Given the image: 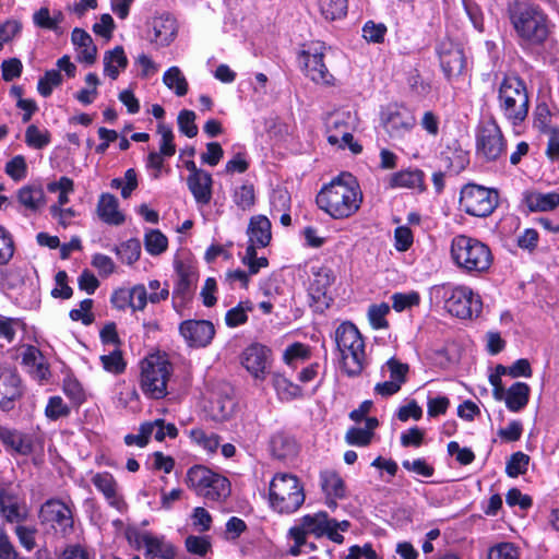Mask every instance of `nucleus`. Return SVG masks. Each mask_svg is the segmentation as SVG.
I'll list each match as a JSON object with an SVG mask.
<instances>
[{
	"label": "nucleus",
	"instance_id": "f257e3e1",
	"mask_svg": "<svg viewBox=\"0 0 559 559\" xmlns=\"http://www.w3.org/2000/svg\"><path fill=\"white\" fill-rule=\"evenodd\" d=\"M318 206L335 219L355 214L362 202V192L350 174H342L323 187L317 195Z\"/></svg>",
	"mask_w": 559,
	"mask_h": 559
},
{
	"label": "nucleus",
	"instance_id": "f03ea898",
	"mask_svg": "<svg viewBox=\"0 0 559 559\" xmlns=\"http://www.w3.org/2000/svg\"><path fill=\"white\" fill-rule=\"evenodd\" d=\"M508 16L516 33L532 45L543 44L548 35V19L538 4L527 0H515L508 5Z\"/></svg>",
	"mask_w": 559,
	"mask_h": 559
},
{
	"label": "nucleus",
	"instance_id": "7ed1b4c3",
	"mask_svg": "<svg viewBox=\"0 0 559 559\" xmlns=\"http://www.w3.org/2000/svg\"><path fill=\"white\" fill-rule=\"evenodd\" d=\"M451 257L454 263L467 273H483L492 264V253L483 241L457 235L451 241Z\"/></svg>",
	"mask_w": 559,
	"mask_h": 559
},
{
	"label": "nucleus",
	"instance_id": "20e7f679",
	"mask_svg": "<svg viewBox=\"0 0 559 559\" xmlns=\"http://www.w3.org/2000/svg\"><path fill=\"white\" fill-rule=\"evenodd\" d=\"M335 343L344 372L349 377L359 376L366 366V354L358 329L350 322H343L335 331Z\"/></svg>",
	"mask_w": 559,
	"mask_h": 559
},
{
	"label": "nucleus",
	"instance_id": "39448f33",
	"mask_svg": "<svg viewBox=\"0 0 559 559\" xmlns=\"http://www.w3.org/2000/svg\"><path fill=\"white\" fill-rule=\"evenodd\" d=\"M305 498L304 487L295 475L280 473L272 478L269 501L274 511L292 514L302 506Z\"/></svg>",
	"mask_w": 559,
	"mask_h": 559
},
{
	"label": "nucleus",
	"instance_id": "423d86ee",
	"mask_svg": "<svg viewBox=\"0 0 559 559\" xmlns=\"http://www.w3.org/2000/svg\"><path fill=\"white\" fill-rule=\"evenodd\" d=\"M431 295L443 299L445 310L456 318L472 319L481 312L480 297L467 286L436 285L431 288Z\"/></svg>",
	"mask_w": 559,
	"mask_h": 559
},
{
	"label": "nucleus",
	"instance_id": "0eeeda50",
	"mask_svg": "<svg viewBox=\"0 0 559 559\" xmlns=\"http://www.w3.org/2000/svg\"><path fill=\"white\" fill-rule=\"evenodd\" d=\"M499 108L513 126L525 120L530 100L524 82L516 75H507L501 81L498 93Z\"/></svg>",
	"mask_w": 559,
	"mask_h": 559
},
{
	"label": "nucleus",
	"instance_id": "6e6552de",
	"mask_svg": "<svg viewBox=\"0 0 559 559\" xmlns=\"http://www.w3.org/2000/svg\"><path fill=\"white\" fill-rule=\"evenodd\" d=\"M187 486L205 500L222 502L231 492L229 480L203 465L190 467L186 476Z\"/></svg>",
	"mask_w": 559,
	"mask_h": 559
},
{
	"label": "nucleus",
	"instance_id": "1a4fd4ad",
	"mask_svg": "<svg viewBox=\"0 0 559 559\" xmlns=\"http://www.w3.org/2000/svg\"><path fill=\"white\" fill-rule=\"evenodd\" d=\"M171 364L165 356L150 355L141 361L140 385L143 393L155 400L167 395V383L171 374Z\"/></svg>",
	"mask_w": 559,
	"mask_h": 559
},
{
	"label": "nucleus",
	"instance_id": "9d476101",
	"mask_svg": "<svg viewBox=\"0 0 559 559\" xmlns=\"http://www.w3.org/2000/svg\"><path fill=\"white\" fill-rule=\"evenodd\" d=\"M499 204V193L496 189L476 183H467L461 189L460 206L468 215L487 217Z\"/></svg>",
	"mask_w": 559,
	"mask_h": 559
},
{
	"label": "nucleus",
	"instance_id": "9b49d317",
	"mask_svg": "<svg viewBox=\"0 0 559 559\" xmlns=\"http://www.w3.org/2000/svg\"><path fill=\"white\" fill-rule=\"evenodd\" d=\"M73 504L60 499L51 498L45 501L39 509L38 518L41 524H47L55 532L67 536L73 532Z\"/></svg>",
	"mask_w": 559,
	"mask_h": 559
},
{
	"label": "nucleus",
	"instance_id": "f8f14e48",
	"mask_svg": "<svg viewBox=\"0 0 559 559\" xmlns=\"http://www.w3.org/2000/svg\"><path fill=\"white\" fill-rule=\"evenodd\" d=\"M350 116L344 112L331 115L326 120L328 142L340 148L348 147L354 154H359L362 146L354 141Z\"/></svg>",
	"mask_w": 559,
	"mask_h": 559
},
{
	"label": "nucleus",
	"instance_id": "ddd939ff",
	"mask_svg": "<svg viewBox=\"0 0 559 559\" xmlns=\"http://www.w3.org/2000/svg\"><path fill=\"white\" fill-rule=\"evenodd\" d=\"M242 367L258 381H264L270 372L272 352L265 345L253 343L240 356Z\"/></svg>",
	"mask_w": 559,
	"mask_h": 559
},
{
	"label": "nucleus",
	"instance_id": "4468645a",
	"mask_svg": "<svg viewBox=\"0 0 559 559\" xmlns=\"http://www.w3.org/2000/svg\"><path fill=\"white\" fill-rule=\"evenodd\" d=\"M326 47L322 43H313L307 50L300 52L304 59V70L306 75L318 84L330 85L333 83V75L329 72L323 62Z\"/></svg>",
	"mask_w": 559,
	"mask_h": 559
},
{
	"label": "nucleus",
	"instance_id": "2eb2a0df",
	"mask_svg": "<svg viewBox=\"0 0 559 559\" xmlns=\"http://www.w3.org/2000/svg\"><path fill=\"white\" fill-rule=\"evenodd\" d=\"M506 142L496 121L485 123L477 136V151L488 160H496L504 152Z\"/></svg>",
	"mask_w": 559,
	"mask_h": 559
},
{
	"label": "nucleus",
	"instance_id": "dca6fc26",
	"mask_svg": "<svg viewBox=\"0 0 559 559\" xmlns=\"http://www.w3.org/2000/svg\"><path fill=\"white\" fill-rule=\"evenodd\" d=\"M382 124L393 140L403 139L416 124L414 115L404 107H390L382 116Z\"/></svg>",
	"mask_w": 559,
	"mask_h": 559
},
{
	"label": "nucleus",
	"instance_id": "f3484780",
	"mask_svg": "<svg viewBox=\"0 0 559 559\" xmlns=\"http://www.w3.org/2000/svg\"><path fill=\"white\" fill-rule=\"evenodd\" d=\"M176 284L173 290L174 308L178 311L191 299L198 282V273L194 267L182 262L176 263Z\"/></svg>",
	"mask_w": 559,
	"mask_h": 559
},
{
	"label": "nucleus",
	"instance_id": "a211bd4d",
	"mask_svg": "<svg viewBox=\"0 0 559 559\" xmlns=\"http://www.w3.org/2000/svg\"><path fill=\"white\" fill-rule=\"evenodd\" d=\"M179 333L191 347H206L215 335V328L207 320H186L179 325Z\"/></svg>",
	"mask_w": 559,
	"mask_h": 559
},
{
	"label": "nucleus",
	"instance_id": "6ab92c4d",
	"mask_svg": "<svg viewBox=\"0 0 559 559\" xmlns=\"http://www.w3.org/2000/svg\"><path fill=\"white\" fill-rule=\"evenodd\" d=\"M440 66L447 78L456 76L462 73L465 66V57L461 46L451 39H443L437 48Z\"/></svg>",
	"mask_w": 559,
	"mask_h": 559
},
{
	"label": "nucleus",
	"instance_id": "aec40b11",
	"mask_svg": "<svg viewBox=\"0 0 559 559\" xmlns=\"http://www.w3.org/2000/svg\"><path fill=\"white\" fill-rule=\"evenodd\" d=\"M0 514L8 523H22L28 516L23 498L11 488L0 489Z\"/></svg>",
	"mask_w": 559,
	"mask_h": 559
},
{
	"label": "nucleus",
	"instance_id": "412c9836",
	"mask_svg": "<svg viewBox=\"0 0 559 559\" xmlns=\"http://www.w3.org/2000/svg\"><path fill=\"white\" fill-rule=\"evenodd\" d=\"M22 394L21 381L15 371L0 368V407L11 409Z\"/></svg>",
	"mask_w": 559,
	"mask_h": 559
},
{
	"label": "nucleus",
	"instance_id": "4be33fe9",
	"mask_svg": "<svg viewBox=\"0 0 559 559\" xmlns=\"http://www.w3.org/2000/svg\"><path fill=\"white\" fill-rule=\"evenodd\" d=\"M440 162L447 174L459 175L469 164L468 152L455 144L453 146L449 145L441 152Z\"/></svg>",
	"mask_w": 559,
	"mask_h": 559
},
{
	"label": "nucleus",
	"instance_id": "5701e85b",
	"mask_svg": "<svg viewBox=\"0 0 559 559\" xmlns=\"http://www.w3.org/2000/svg\"><path fill=\"white\" fill-rule=\"evenodd\" d=\"M272 224L265 215H254L250 218L247 234L249 242L255 243L259 248H265L272 239Z\"/></svg>",
	"mask_w": 559,
	"mask_h": 559
},
{
	"label": "nucleus",
	"instance_id": "b1692460",
	"mask_svg": "<svg viewBox=\"0 0 559 559\" xmlns=\"http://www.w3.org/2000/svg\"><path fill=\"white\" fill-rule=\"evenodd\" d=\"M169 296L168 286L165 285L158 293L147 294V289L144 285L139 284L130 289L129 302L130 308L133 311H142L145 309L147 301L157 304L162 300H166Z\"/></svg>",
	"mask_w": 559,
	"mask_h": 559
},
{
	"label": "nucleus",
	"instance_id": "393cba45",
	"mask_svg": "<svg viewBox=\"0 0 559 559\" xmlns=\"http://www.w3.org/2000/svg\"><path fill=\"white\" fill-rule=\"evenodd\" d=\"M141 543L145 548V556L152 559H175L176 549L174 545L166 542L163 537H156L151 534H143Z\"/></svg>",
	"mask_w": 559,
	"mask_h": 559
},
{
	"label": "nucleus",
	"instance_id": "a878e982",
	"mask_svg": "<svg viewBox=\"0 0 559 559\" xmlns=\"http://www.w3.org/2000/svg\"><path fill=\"white\" fill-rule=\"evenodd\" d=\"M16 198L19 203L28 213H37L46 204V195L40 186H24L17 190Z\"/></svg>",
	"mask_w": 559,
	"mask_h": 559
},
{
	"label": "nucleus",
	"instance_id": "bb28decb",
	"mask_svg": "<svg viewBox=\"0 0 559 559\" xmlns=\"http://www.w3.org/2000/svg\"><path fill=\"white\" fill-rule=\"evenodd\" d=\"M425 174L420 169H404L393 173L389 177V188H418L420 191L425 190Z\"/></svg>",
	"mask_w": 559,
	"mask_h": 559
},
{
	"label": "nucleus",
	"instance_id": "cd10ccee",
	"mask_svg": "<svg viewBox=\"0 0 559 559\" xmlns=\"http://www.w3.org/2000/svg\"><path fill=\"white\" fill-rule=\"evenodd\" d=\"M22 364L37 379H46L49 374L45 357L35 346L28 345L24 348Z\"/></svg>",
	"mask_w": 559,
	"mask_h": 559
},
{
	"label": "nucleus",
	"instance_id": "c85d7f7f",
	"mask_svg": "<svg viewBox=\"0 0 559 559\" xmlns=\"http://www.w3.org/2000/svg\"><path fill=\"white\" fill-rule=\"evenodd\" d=\"M99 218L109 225H121L124 222L123 214L118 210V200L114 194L103 193L97 203Z\"/></svg>",
	"mask_w": 559,
	"mask_h": 559
},
{
	"label": "nucleus",
	"instance_id": "c756f323",
	"mask_svg": "<svg viewBox=\"0 0 559 559\" xmlns=\"http://www.w3.org/2000/svg\"><path fill=\"white\" fill-rule=\"evenodd\" d=\"M93 485L104 495L108 503L121 510L123 500L117 493V481L109 473H97L92 477Z\"/></svg>",
	"mask_w": 559,
	"mask_h": 559
},
{
	"label": "nucleus",
	"instance_id": "7c9ffc66",
	"mask_svg": "<svg viewBox=\"0 0 559 559\" xmlns=\"http://www.w3.org/2000/svg\"><path fill=\"white\" fill-rule=\"evenodd\" d=\"M187 185L194 200L199 204H209L212 199L213 179L210 173L199 174L195 177H188Z\"/></svg>",
	"mask_w": 559,
	"mask_h": 559
},
{
	"label": "nucleus",
	"instance_id": "2f4dec72",
	"mask_svg": "<svg viewBox=\"0 0 559 559\" xmlns=\"http://www.w3.org/2000/svg\"><path fill=\"white\" fill-rule=\"evenodd\" d=\"M74 46L81 49L79 60L87 64H93L96 60L97 48L92 37L82 28H74L71 36Z\"/></svg>",
	"mask_w": 559,
	"mask_h": 559
},
{
	"label": "nucleus",
	"instance_id": "473e14b6",
	"mask_svg": "<svg viewBox=\"0 0 559 559\" xmlns=\"http://www.w3.org/2000/svg\"><path fill=\"white\" fill-rule=\"evenodd\" d=\"M313 280L310 284L309 292L312 299L319 301L326 296V293L334 282L333 271L322 266L312 272Z\"/></svg>",
	"mask_w": 559,
	"mask_h": 559
},
{
	"label": "nucleus",
	"instance_id": "72a5a7b5",
	"mask_svg": "<svg viewBox=\"0 0 559 559\" xmlns=\"http://www.w3.org/2000/svg\"><path fill=\"white\" fill-rule=\"evenodd\" d=\"M154 37L152 40L166 46L177 34L176 21L169 15H163L153 20Z\"/></svg>",
	"mask_w": 559,
	"mask_h": 559
},
{
	"label": "nucleus",
	"instance_id": "f704fd0d",
	"mask_svg": "<svg viewBox=\"0 0 559 559\" xmlns=\"http://www.w3.org/2000/svg\"><path fill=\"white\" fill-rule=\"evenodd\" d=\"M0 440L8 448L19 454H29L32 444L21 432L0 425Z\"/></svg>",
	"mask_w": 559,
	"mask_h": 559
},
{
	"label": "nucleus",
	"instance_id": "c9c22d12",
	"mask_svg": "<svg viewBox=\"0 0 559 559\" xmlns=\"http://www.w3.org/2000/svg\"><path fill=\"white\" fill-rule=\"evenodd\" d=\"M525 202L533 212L552 211L559 205V193L530 192L525 195Z\"/></svg>",
	"mask_w": 559,
	"mask_h": 559
},
{
	"label": "nucleus",
	"instance_id": "e433bc0d",
	"mask_svg": "<svg viewBox=\"0 0 559 559\" xmlns=\"http://www.w3.org/2000/svg\"><path fill=\"white\" fill-rule=\"evenodd\" d=\"M530 397V386L524 382L513 383L506 392V405L511 412L521 411Z\"/></svg>",
	"mask_w": 559,
	"mask_h": 559
},
{
	"label": "nucleus",
	"instance_id": "4c0bfd02",
	"mask_svg": "<svg viewBox=\"0 0 559 559\" xmlns=\"http://www.w3.org/2000/svg\"><path fill=\"white\" fill-rule=\"evenodd\" d=\"M128 66V59L121 46L106 51L104 56V71L112 80L119 75V70H124Z\"/></svg>",
	"mask_w": 559,
	"mask_h": 559
},
{
	"label": "nucleus",
	"instance_id": "58836bf2",
	"mask_svg": "<svg viewBox=\"0 0 559 559\" xmlns=\"http://www.w3.org/2000/svg\"><path fill=\"white\" fill-rule=\"evenodd\" d=\"M270 445L273 455L281 460L294 456L297 452L296 441L284 432L275 433L271 438Z\"/></svg>",
	"mask_w": 559,
	"mask_h": 559
},
{
	"label": "nucleus",
	"instance_id": "ea45409f",
	"mask_svg": "<svg viewBox=\"0 0 559 559\" xmlns=\"http://www.w3.org/2000/svg\"><path fill=\"white\" fill-rule=\"evenodd\" d=\"M331 520L325 512H318L313 515L307 514L302 516L300 524L309 534L320 537L329 530Z\"/></svg>",
	"mask_w": 559,
	"mask_h": 559
},
{
	"label": "nucleus",
	"instance_id": "a19ab883",
	"mask_svg": "<svg viewBox=\"0 0 559 559\" xmlns=\"http://www.w3.org/2000/svg\"><path fill=\"white\" fill-rule=\"evenodd\" d=\"M189 437L192 442L209 453H214L218 445L221 438L214 432H206L202 428H193L189 431Z\"/></svg>",
	"mask_w": 559,
	"mask_h": 559
},
{
	"label": "nucleus",
	"instance_id": "79ce46f5",
	"mask_svg": "<svg viewBox=\"0 0 559 559\" xmlns=\"http://www.w3.org/2000/svg\"><path fill=\"white\" fill-rule=\"evenodd\" d=\"M321 486L328 497H345L344 481L341 476L334 472H325L321 474Z\"/></svg>",
	"mask_w": 559,
	"mask_h": 559
},
{
	"label": "nucleus",
	"instance_id": "37998d69",
	"mask_svg": "<svg viewBox=\"0 0 559 559\" xmlns=\"http://www.w3.org/2000/svg\"><path fill=\"white\" fill-rule=\"evenodd\" d=\"M164 84L175 90L178 96H185L188 92V82L178 67L169 68L163 76Z\"/></svg>",
	"mask_w": 559,
	"mask_h": 559
},
{
	"label": "nucleus",
	"instance_id": "c03bdc74",
	"mask_svg": "<svg viewBox=\"0 0 559 559\" xmlns=\"http://www.w3.org/2000/svg\"><path fill=\"white\" fill-rule=\"evenodd\" d=\"M144 246L150 254L159 255L166 251L168 239L160 230L152 229L145 234Z\"/></svg>",
	"mask_w": 559,
	"mask_h": 559
},
{
	"label": "nucleus",
	"instance_id": "a18cd8bd",
	"mask_svg": "<svg viewBox=\"0 0 559 559\" xmlns=\"http://www.w3.org/2000/svg\"><path fill=\"white\" fill-rule=\"evenodd\" d=\"M63 15L57 12L53 16L50 15L48 8H40L33 15V21L36 26L53 32H58L59 23L62 21Z\"/></svg>",
	"mask_w": 559,
	"mask_h": 559
},
{
	"label": "nucleus",
	"instance_id": "49530a36",
	"mask_svg": "<svg viewBox=\"0 0 559 559\" xmlns=\"http://www.w3.org/2000/svg\"><path fill=\"white\" fill-rule=\"evenodd\" d=\"M235 204L242 211L250 210L255 203L254 187L251 183H243L235 189L233 194Z\"/></svg>",
	"mask_w": 559,
	"mask_h": 559
},
{
	"label": "nucleus",
	"instance_id": "de8ad7c7",
	"mask_svg": "<svg viewBox=\"0 0 559 559\" xmlns=\"http://www.w3.org/2000/svg\"><path fill=\"white\" fill-rule=\"evenodd\" d=\"M321 13L326 20L334 21L347 13V0H320Z\"/></svg>",
	"mask_w": 559,
	"mask_h": 559
},
{
	"label": "nucleus",
	"instance_id": "09e8293b",
	"mask_svg": "<svg viewBox=\"0 0 559 559\" xmlns=\"http://www.w3.org/2000/svg\"><path fill=\"white\" fill-rule=\"evenodd\" d=\"M114 189H121V197L123 199L130 198L131 193L138 188L136 173L133 168L124 173V178H114L110 182Z\"/></svg>",
	"mask_w": 559,
	"mask_h": 559
},
{
	"label": "nucleus",
	"instance_id": "8fccbe9b",
	"mask_svg": "<svg viewBox=\"0 0 559 559\" xmlns=\"http://www.w3.org/2000/svg\"><path fill=\"white\" fill-rule=\"evenodd\" d=\"M62 83V75L58 70H48L44 76L38 80L37 91L43 97L51 95L53 87L59 86Z\"/></svg>",
	"mask_w": 559,
	"mask_h": 559
},
{
	"label": "nucleus",
	"instance_id": "3c124183",
	"mask_svg": "<svg viewBox=\"0 0 559 559\" xmlns=\"http://www.w3.org/2000/svg\"><path fill=\"white\" fill-rule=\"evenodd\" d=\"M25 142L28 146L40 150L50 143L48 130H39L35 124H29L25 131Z\"/></svg>",
	"mask_w": 559,
	"mask_h": 559
},
{
	"label": "nucleus",
	"instance_id": "603ef678",
	"mask_svg": "<svg viewBox=\"0 0 559 559\" xmlns=\"http://www.w3.org/2000/svg\"><path fill=\"white\" fill-rule=\"evenodd\" d=\"M116 251L122 262L132 264L140 258L141 245L138 239H129L117 247Z\"/></svg>",
	"mask_w": 559,
	"mask_h": 559
},
{
	"label": "nucleus",
	"instance_id": "864d4df0",
	"mask_svg": "<svg viewBox=\"0 0 559 559\" xmlns=\"http://www.w3.org/2000/svg\"><path fill=\"white\" fill-rule=\"evenodd\" d=\"M530 456L523 452L513 453L507 462L506 473L510 477L525 474L528 467Z\"/></svg>",
	"mask_w": 559,
	"mask_h": 559
},
{
	"label": "nucleus",
	"instance_id": "5fc2aeb1",
	"mask_svg": "<svg viewBox=\"0 0 559 559\" xmlns=\"http://www.w3.org/2000/svg\"><path fill=\"white\" fill-rule=\"evenodd\" d=\"M86 88H82L75 94V98L83 105H90L96 98L98 92L97 86L99 85V79L95 73H88L85 76Z\"/></svg>",
	"mask_w": 559,
	"mask_h": 559
},
{
	"label": "nucleus",
	"instance_id": "6e6d98bb",
	"mask_svg": "<svg viewBox=\"0 0 559 559\" xmlns=\"http://www.w3.org/2000/svg\"><path fill=\"white\" fill-rule=\"evenodd\" d=\"M15 245L12 235L0 226V265H7L13 258Z\"/></svg>",
	"mask_w": 559,
	"mask_h": 559
},
{
	"label": "nucleus",
	"instance_id": "4d7b16f0",
	"mask_svg": "<svg viewBox=\"0 0 559 559\" xmlns=\"http://www.w3.org/2000/svg\"><path fill=\"white\" fill-rule=\"evenodd\" d=\"M392 308L397 311H404L405 309L418 306L420 302V296L417 292L409 293H395L391 297Z\"/></svg>",
	"mask_w": 559,
	"mask_h": 559
},
{
	"label": "nucleus",
	"instance_id": "13d9d810",
	"mask_svg": "<svg viewBox=\"0 0 559 559\" xmlns=\"http://www.w3.org/2000/svg\"><path fill=\"white\" fill-rule=\"evenodd\" d=\"M390 307L385 302L371 305L368 310V319L373 329H386L389 323L385 319Z\"/></svg>",
	"mask_w": 559,
	"mask_h": 559
},
{
	"label": "nucleus",
	"instance_id": "bf43d9fd",
	"mask_svg": "<svg viewBox=\"0 0 559 559\" xmlns=\"http://www.w3.org/2000/svg\"><path fill=\"white\" fill-rule=\"evenodd\" d=\"M100 361L106 371L115 374L122 373L126 369V362L123 360L122 353L118 348L108 355L100 356Z\"/></svg>",
	"mask_w": 559,
	"mask_h": 559
},
{
	"label": "nucleus",
	"instance_id": "052dcab7",
	"mask_svg": "<svg viewBox=\"0 0 559 559\" xmlns=\"http://www.w3.org/2000/svg\"><path fill=\"white\" fill-rule=\"evenodd\" d=\"M157 132L160 135L159 152L165 157H171L176 153V145L174 143V133L170 127L159 123Z\"/></svg>",
	"mask_w": 559,
	"mask_h": 559
},
{
	"label": "nucleus",
	"instance_id": "680f3d73",
	"mask_svg": "<svg viewBox=\"0 0 559 559\" xmlns=\"http://www.w3.org/2000/svg\"><path fill=\"white\" fill-rule=\"evenodd\" d=\"M177 122L180 132L188 138H194L198 134L194 111L188 109L181 110L178 115Z\"/></svg>",
	"mask_w": 559,
	"mask_h": 559
},
{
	"label": "nucleus",
	"instance_id": "e2e57ef3",
	"mask_svg": "<svg viewBox=\"0 0 559 559\" xmlns=\"http://www.w3.org/2000/svg\"><path fill=\"white\" fill-rule=\"evenodd\" d=\"M70 413L69 406L63 402L60 396H51L45 408V415L50 420H57L67 417Z\"/></svg>",
	"mask_w": 559,
	"mask_h": 559
},
{
	"label": "nucleus",
	"instance_id": "0e129e2a",
	"mask_svg": "<svg viewBox=\"0 0 559 559\" xmlns=\"http://www.w3.org/2000/svg\"><path fill=\"white\" fill-rule=\"evenodd\" d=\"M188 552L197 556H205L211 549V543L205 536L190 535L185 542Z\"/></svg>",
	"mask_w": 559,
	"mask_h": 559
},
{
	"label": "nucleus",
	"instance_id": "69168bd1",
	"mask_svg": "<svg viewBox=\"0 0 559 559\" xmlns=\"http://www.w3.org/2000/svg\"><path fill=\"white\" fill-rule=\"evenodd\" d=\"M488 559H519V550L512 543H500L489 549Z\"/></svg>",
	"mask_w": 559,
	"mask_h": 559
},
{
	"label": "nucleus",
	"instance_id": "338daca9",
	"mask_svg": "<svg viewBox=\"0 0 559 559\" xmlns=\"http://www.w3.org/2000/svg\"><path fill=\"white\" fill-rule=\"evenodd\" d=\"M56 287L51 290L53 298L69 299L73 295V289L68 285V274L66 271H58L55 275Z\"/></svg>",
	"mask_w": 559,
	"mask_h": 559
},
{
	"label": "nucleus",
	"instance_id": "774afa93",
	"mask_svg": "<svg viewBox=\"0 0 559 559\" xmlns=\"http://www.w3.org/2000/svg\"><path fill=\"white\" fill-rule=\"evenodd\" d=\"M372 432L364 428L352 427L345 435V441L350 445L366 447L371 442Z\"/></svg>",
	"mask_w": 559,
	"mask_h": 559
}]
</instances>
